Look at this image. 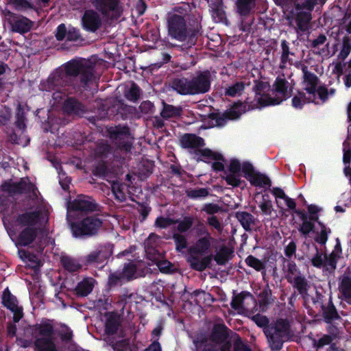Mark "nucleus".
I'll return each mask as SVG.
<instances>
[{"label": "nucleus", "mask_w": 351, "mask_h": 351, "mask_svg": "<svg viewBox=\"0 0 351 351\" xmlns=\"http://www.w3.org/2000/svg\"><path fill=\"white\" fill-rule=\"evenodd\" d=\"M201 29L202 25L197 19L190 21L189 27L184 16L181 15L173 14L167 19L168 35L180 42L188 40L195 44Z\"/></svg>", "instance_id": "nucleus-1"}, {"label": "nucleus", "mask_w": 351, "mask_h": 351, "mask_svg": "<svg viewBox=\"0 0 351 351\" xmlns=\"http://www.w3.org/2000/svg\"><path fill=\"white\" fill-rule=\"evenodd\" d=\"M210 77L209 71H198L191 80L184 77L173 78L171 87L181 95L204 94L210 89Z\"/></svg>", "instance_id": "nucleus-2"}, {"label": "nucleus", "mask_w": 351, "mask_h": 351, "mask_svg": "<svg viewBox=\"0 0 351 351\" xmlns=\"http://www.w3.org/2000/svg\"><path fill=\"white\" fill-rule=\"evenodd\" d=\"M95 68L83 63L81 60H71L64 65V72L62 71L66 84L73 78L79 80L77 86L86 89L95 80Z\"/></svg>", "instance_id": "nucleus-3"}, {"label": "nucleus", "mask_w": 351, "mask_h": 351, "mask_svg": "<svg viewBox=\"0 0 351 351\" xmlns=\"http://www.w3.org/2000/svg\"><path fill=\"white\" fill-rule=\"evenodd\" d=\"M212 237H199L195 245L189 250L191 254L187 258V263L191 269L203 271L207 268H210L213 260L212 255L200 257L208 252L210 247Z\"/></svg>", "instance_id": "nucleus-4"}, {"label": "nucleus", "mask_w": 351, "mask_h": 351, "mask_svg": "<svg viewBox=\"0 0 351 351\" xmlns=\"http://www.w3.org/2000/svg\"><path fill=\"white\" fill-rule=\"evenodd\" d=\"M269 347L272 351L280 350L290 338V324L287 319L278 318L263 329Z\"/></svg>", "instance_id": "nucleus-5"}, {"label": "nucleus", "mask_w": 351, "mask_h": 351, "mask_svg": "<svg viewBox=\"0 0 351 351\" xmlns=\"http://www.w3.org/2000/svg\"><path fill=\"white\" fill-rule=\"evenodd\" d=\"M32 336L34 346L38 351H58L56 343L54 326L49 320L36 324Z\"/></svg>", "instance_id": "nucleus-6"}, {"label": "nucleus", "mask_w": 351, "mask_h": 351, "mask_svg": "<svg viewBox=\"0 0 351 351\" xmlns=\"http://www.w3.org/2000/svg\"><path fill=\"white\" fill-rule=\"evenodd\" d=\"M269 87L267 82L261 80L255 81L253 87V91L255 93L254 98L247 97L245 99V102L248 105V110L261 109L269 106L279 105L282 103L281 99L273 98L269 93H265L266 89Z\"/></svg>", "instance_id": "nucleus-7"}, {"label": "nucleus", "mask_w": 351, "mask_h": 351, "mask_svg": "<svg viewBox=\"0 0 351 351\" xmlns=\"http://www.w3.org/2000/svg\"><path fill=\"white\" fill-rule=\"evenodd\" d=\"M102 223L99 218L90 216L73 222L71 224V230L73 237L76 238L90 237L97 234Z\"/></svg>", "instance_id": "nucleus-8"}, {"label": "nucleus", "mask_w": 351, "mask_h": 351, "mask_svg": "<svg viewBox=\"0 0 351 351\" xmlns=\"http://www.w3.org/2000/svg\"><path fill=\"white\" fill-rule=\"evenodd\" d=\"M95 10L111 21H118L123 14L121 0H92Z\"/></svg>", "instance_id": "nucleus-9"}, {"label": "nucleus", "mask_w": 351, "mask_h": 351, "mask_svg": "<svg viewBox=\"0 0 351 351\" xmlns=\"http://www.w3.org/2000/svg\"><path fill=\"white\" fill-rule=\"evenodd\" d=\"M110 138L114 145L121 151L130 152L133 144V138L131 136L128 126H119L108 130Z\"/></svg>", "instance_id": "nucleus-10"}, {"label": "nucleus", "mask_w": 351, "mask_h": 351, "mask_svg": "<svg viewBox=\"0 0 351 351\" xmlns=\"http://www.w3.org/2000/svg\"><path fill=\"white\" fill-rule=\"evenodd\" d=\"M1 190L12 196L19 194H31L36 197V186L29 181L21 178L19 182H12L11 180L4 182L0 186Z\"/></svg>", "instance_id": "nucleus-11"}, {"label": "nucleus", "mask_w": 351, "mask_h": 351, "mask_svg": "<svg viewBox=\"0 0 351 351\" xmlns=\"http://www.w3.org/2000/svg\"><path fill=\"white\" fill-rule=\"evenodd\" d=\"M66 84L62 71H58L51 73L45 81L40 83V89L47 92L55 91L53 93V99H57L58 97L62 99V96L59 95L62 94L63 88Z\"/></svg>", "instance_id": "nucleus-12"}, {"label": "nucleus", "mask_w": 351, "mask_h": 351, "mask_svg": "<svg viewBox=\"0 0 351 351\" xmlns=\"http://www.w3.org/2000/svg\"><path fill=\"white\" fill-rule=\"evenodd\" d=\"M242 172L244 173V177L252 186L270 187L271 185L270 179L267 176L256 171L252 164L248 161L243 162Z\"/></svg>", "instance_id": "nucleus-13"}, {"label": "nucleus", "mask_w": 351, "mask_h": 351, "mask_svg": "<svg viewBox=\"0 0 351 351\" xmlns=\"http://www.w3.org/2000/svg\"><path fill=\"white\" fill-rule=\"evenodd\" d=\"M112 249L107 245H99L95 250L90 252L84 257L85 264L86 265H99L112 256Z\"/></svg>", "instance_id": "nucleus-14"}, {"label": "nucleus", "mask_w": 351, "mask_h": 351, "mask_svg": "<svg viewBox=\"0 0 351 351\" xmlns=\"http://www.w3.org/2000/svg\"><path fill=\"white\" fill-rule=\"evenodd\" d=\"M71 209L81 212L100 211V206L90 196L79 195L71 203Z\"/></svg>", "instance_id": "nucleus-15"}, {"label": "nucleus", "mask_w": 351, "mask_h": 351, "mask_svg": "<svg viewBox=\"0 0 351 351\" xmlns=\"http://www.w3.org/2000/svg\"><path fill=\"white\" fill-rule=\"evenodd\" d=\"M82 25L84 30L95 33L101 27L102 20L97 10L89 9L84 12Z\"/></svg>", "instance_id": "nucleus-16"}, {"label": "nucleus", "mask_w": 351, "mask_h": 351, "mask_svg": "<svg viewBox=\"0 0 351 351\" xmlns=\"http://www.w3.org/2000/svg\"><path fill=\"white\" fill-rule=\"evenodd\" d=\"M193 351H219L217 345L210 341L205 333H196L193 337Z\"/></svg>", "instance_id": "nucleus-17"}, {"label": "nucleus", "mask_w": 351, "mask_h": 351, "mask_svg": "<svg viewBox=\"0 0 351 351\" xmlns=\"http://www.w3.org/2000/svg\"><path fill=\"white\" fill-rule=\"evenodd\" d=\"M288 282L292 284L293 287L297 290L303 299H306L308 296V291L310 288L309 282L306 277L302 275L300 272L299 274L294 278L291 276H286Z\"/></svg>", "instance_id": "nucleus-18"}, {"label": "nucleus", "mask_w": 351, "mask_h": 351, "mask_svg": "<svg viewBox=\"0 0 351 351\" xmlns=\"http://www.w3.org/2000/svg\"><path fill=\"white\" fill-rule=\"evenodd\" d=\"M208 3L209 12L215 22L227 21L226 6L223 0H206Z\"/></svg>", "instance_id": "nucleus-19"}, {"label": "nucleus", "mask_w": 351, "mask_h": 351, "mask_svg": "<svg viewBox=\"0 0 351 351\" xmlns=\"http://www.w3.org/2000/svg\"><path fill=\"white\" fill-rule=\"evenodd\" d=\"M229 332L230 329L224 324H216L213 327L209 341L215 345L224 343L229 337Z\"/></svg>", "instance_id": "nucleus-20"}, {"label": "nucleus", "mask_w": 351, "mask_h": 351, "mask_svg": "<svg viewBox=\"0 0 351 351\" xmlns=\"http://www.w3.org/2000/svg\"><path fill=\"white\" fill-rule=\"evenodd\" d=\"M339 298L351 305V276L343 274L339 281Z\"/></svg>", "instance_id": "nucleus-21"}, {"label": "nucleus", "mask_w": 351, "mask_h": 351, "mask_svg": "<svg viewBox=\"0 0 351 351\" xmlns=\"http://www.w3.org/2000/svg\"><path fill=\"white\" fill-rule=\"evenodd\" d=\"M180 146L184 149H197L205 145L203 138L195 134L186 133L180 139Z\"/></svg>", "instance_id": "nucleus-22"}, {"label": "nucleus", "mask_w": 351, "mask_h": 351, "mask_svg": "<svg viewBox=\"0 0 351 351\" xmlns=\"http://www.w3.org/2000/svg\"><path fill=\"white\" fill-rule=\"evenodd\" d=\"M121 326V320L119 316L114 312L108 313L104 326V337H112L116 335Z\"/></svg>", "instance_id": "nucleus-23"}, {"label": "nucleus", "mask_w": 351, "mask_h": 351, "mask_svg": "<svg viewBox=\"0 0 351 351\" xmlns=\"http://www.w3.org/2000/svg\"><path fill=\"white\" fill-rule=\"evenodd\" d=\"M10 25L13 32L23 34L31 30L33 22L27 17L21 16L12 19L10 21Z\"/></svg>", "instance_id": "nucleus-24"}, {"label": "nucleus", "mask_w": 351, "mask_h": 351, "mask_svg": "<svg viewBox=\"0 0 351 351\" xmlns=\"http://www.w3.org/2000/svg\"><path fill=\"white\" fill-rule=\"evenodd\" d=\"M40 210L25 212L18 215L16 221L23 226L34 227L40 220Z\"/></svg>", "instance_id": "nucleus-25"}, {"label": "nucleus", "mask_w": 351, "mask_h": 351, "mask_svg": "<svg viewBox=\"0 0 351 351\" xmlns=\"http://www.w3.org/2000/svg\"><path fill=\"white\" fill-rule=\"evenodd\" d=\"M63 108L69 114L83 115L86 112V106L75 97L67 98L64 102Z\"/></svg>", "instance_id": "nucleus-26"}, {"label": "nucleus", "mask_w": 351, "mask_h": 351, "mask_svg": "<svg viewBox=\"0 0 351 351\" xmlns=\"http://www.w3.org/2000/svg\"><path fill=\"white\" fill-rule=\"evenodd\" d=\"M38 234V229L35 227H25L23 229L17 237V244L20 246H28L36 239Z\"/></svg>", "instance_id": "nucleus-27"}, {"label": "nucleus", "mask_w": 351, "mask_h": 351, "mask_svg": "<svg viewBox=\"0 0 351 351\" xmlns=\"http://www.w3.org/2000/svg\"><path fill=\"white\" fill-rule=\"evenodd\" d=\"M321 310L322 317L328 324H331L333 322L341 319V317L333 303L332 297L330 296V300H328L325 306L321 308Z\"/></svg>", "instance_id": "nucleus-28"}, {"label": "nucleus", "mask_w": 351, "mask_h": 351, "mask_svg": "<svg viewBox=\"0 0 351 351\" xmlns=\"http://www.w3.org/2000/svg\"><path fill=\"white\" fill-rule=\"evenodd\" d=\"M138 295L135 293L130 292L128 289H125L123 293L117 298V304L123 311H130L134 303H137Z\"/></svg>", "instance_id": "nucleus-29"}, {"label": "nucleus", "mask_w": 351, "mask_h": 351, "mask_svg": "<svg viewBox=\"0 0 351 351\" xmlns=\"http://www.w3.org/2000/svg\"><path fill=\"white\" fill-rule=\"evenodd\" d=\"M196 155H199L196 159L197 162L202 161L208 163L210 160L225 161L224 156L219 152H213L209 148L197 149L195 150Z\"/></svg>", "instance_id": "nucleus-30"}, {"label": "nucleus", "mask_w": 351, "mask_h": 351, "mask_svg": "<svg viewBox=\"0 0 351 351\" xmlns=\"http://www.w3.org/2000/svg\"><path fill=\"white\" fill-rule=\"evenodd\" d=\"M247 108L248 105L245 101L243 103L241 101L234 102L230 109L224 112L227 120L238 119L243 113L250 110Z\"/></svg>", "instance_id": "nucleus-31"}, {"label": "nucleus", "mask_w": 351, "mask_h": 351, "mask_svg": "<svg viewBox=\"0 0 351 351\" xmlns=\"http://www.w3.org/2000/svg\"><path fill=\"white\" fill-rule=\"evenodd\" d=\"M330 296L332 297L330 291H327L322 287L317 288L315 290V295L311 298L313 304L315 308L319 307L321 308L327 304V302L330 300Z\"/></svg>", "instance_id": "nucleus-32"}, {"label": "nucleus", "mask_w": 351, "mask_h": 351, "mask_svg": "<svg viewBox=\"0 0 351 351\" xmlns=\"http://www.w3.org/2000/svg\"><path fill=\"white\" fill-rule=\"evenodd\" d=\"M311 19L312 14H310L309 12L296 10L295 20L297 27L300 32H304L308 29Z\"/></svg>", "instance_id": "nucleus-33"}, {"label": "nucleus", "mask_w": 351, "mask_h": 351, "mask_svg": "<svg viewBox=\"0 0 351 351\" xmlns=\"http://www.w3.org/2000/svg\"><path fill=\"white\" fill-rule=\"evenodd\" d=\"M320 230L315 228L313 233L315 234L314 241L315 243L325 245L328 240V237L332 231L329 227H327L323 222H319Z\"/></svg>", "instance_id": "nucleus-34"}, {"label": "nucleus", "mask_w": 351, "mask_h": 351, "mask_svg": "<svg viewBox=\"0 0 351 351\" xmlns=\"http://www.w3.org/2000/svg\"><path fill=\"white\" fill-rule=\"evenodd\" d=\"M288 84L285 78L278 76L276 78L273 84L274 90L280 95V97H276L275 98L281 99L282 102L289 97L287 92Z\"/></svg>", "instance_id": "nucleus-35"}, {"label": "nucleus", "mask_w": 351, "mask_h": 351, "mask_svg": "<svg viewBox=\"0 0 351 351\" xmlns=\"http://www.w3.org/2000/svg\"><path fill=\"white\" fill-rule=\"evenodd\" d=\"M93 278H84L81 282H78L75 291L77 296L86 297L90 293L93 289Z\"/></svg>", "instance_id": "nucleus-36"}, {"label": "nucleus", "mask_w": 351, "mask_h": 351, "mask_svg": "<svg viewBox=\"0 0 351 351\" xmlns=\"http://www.w3.org/2000/svg\"><path fill=\"white\" fill-rule=\"evenodd\" d=\"M272 291L269 285H267L258 295V304L261 311H266L269 305L273 302L271 298Z\"/></svg>", "instance_id": "nucleus-37"}, {"label": "nucleus", "mask_w": 351, "mask_h": 351, "mask_svg": "<svg viewBox=\"0 0 351 351\" xmlns=\"http://www.w3.org/2000/svg\"><path fill=\"white\" fill-rule=\"evenodd\" d=\"M162 110L160 112V116L165 119L178 117L182 115V108L181 106H174L162 101Z\"/></svg>", "instance_id": "nucleus-38"}, {"label": "nucleus", "mask_w": 351, "mask_h": 351, "mask_svg": "<svg viewBox=\"0 0 351 351\" xmlns=\"http://www.w3.org/2000/svg\"><path fill=\"white\" fill-rule=\"evenodd\" d=\"M234 251L232 249L223 245L220 247L219 250L217 252L213 258L216 261L219 265H225L226 263L231 258Z\"/></svg>", "instance_id": "nucleus-39"}, {"label": "nucleus", "mask_w": 351, "mask_h": 351, "mask_svg": "<svg viewBox=\"0 0 351 351\" xmlns=\"http://www.w3.org/2000/svg\"><path fill=\"white\" fill-rule=\"evenodd\" d=\"M236 218L245 231H251V226L254 223V217L246 211H239L236 213Z\"/></svg>", "instance_id": "nucleus-40"}, {"label": "nucleus", "mask_w": 351, "mask_h": 351, "mask_svg": "<svg viewBox=\"0 0 351 351\" xmlns=\"http://www.w3.org/2000/svg\"><path fill=\"white\" fill-rule=\"evenodd\" d=\"M235 6L237 12L241 18L249 16L256 7L249 0H237Z\"/></svg>", "instance_id": "nucleus-41"}, {"label": "nucleus", "mask_w": 351, "mask_h": 351, "mask_svg": "<svg viewBox=\"0 0 351 351\" xmlns=\"http://www.w3.org/2000/svg\"><path fill=\"white\" fill-rule=\"evenodd\" d=\"M326 0H304L303 1L295 3V10H302L309 12L310 14L313 11L315 5H320L323 6L326 3Z\"/></svg>", "instance_id": "nucleus-42"}, {"label": "nucleus", "mask_w": 351, "mask_h": 351, "mask_svg": "<svg viewBox=\"0 0 351 351\" xmlns=\"http://www.w3.org/2000/svg\"><path fill=\"white\" fill-rule=\"evenodd\" d=\"M112 191L114 195L115 199L119 202H124L126 200L125 191L127 190L128 186L119 181H114L112 183Z\"/></svg>", "instance_id": "nucleus-43"}, {"label": "nucleus", "mask_w": 351, "mask_h": 351, "mask_svg": "<svg viewBox=\"0 0 351 351\" xmlns=\"http://www.w3.org/2000/svg\"><path fill=\"white\" fill-rule=\"evenodd\" d=\"M60 263L62 267L70 273L78 271L82 267L75 259L68 256H62L60 258Z\"/></svg>", "instance_id": "nucleus-44"}, {"label": "nucleus", "mask_w": 351, "mask_h": 351, "mask_svg": "<svg viewBox=\"0 0 351 351\" xmlns=\"http://www.w3.org/2000/svg\"><path fill=\"white\" fill-rule=\"evenodd\" d=\"M19 254L23 261H28L31 263V267L32 268L36 269L40 267V261L34 253L25 250H19Z\"/></svg>", "instance_id": "nucleus-45"}, {"label": "nucleus", "mask_w": 351, "mask_h": 351, "mask_svg": "<svg viewBox=\"0 0 351 351\" xmlns=\"http://www.w3.org/2000/svg\"><path fill=\"white\" fill-rule=\"evenodd\" d=\"M104 339L114 351H127L128 349L129 343L126 339L114 341L113 337H105Z\"/></svg>", "instance_id": "nucleus-46"}, {"label": "nucleus", "mask_w": 351, "mask_h": 351, "mask_svg": "<svg viewBox=\"0 0 351 351\" xmlns=\"http://www.w3.org/2000/svg\"><path fill=\"white\" fill-rule=\"evenodd\" d=\"M2 304L10 311H13L18 306L16 298L10 292L8 289H6L3 293Z\"/></svg>", "instance_id": "nucleus-47"}, {"label": "nucleus", "mask_w": 351, "mask_h": 351, "mask_svg": "<svg viewBox=\"0 0 351 351\" xmlns=\"http://www.w3.org/2000/svg\"><path fill=\"white\" fill-rule=\"evenodd\" d=\"M247 297L252 298V295L248 291H241L240 293L234 294L230 302L231 307L234 310H240L243 308L244 300Z\"/></svg>", "instance_id": "nucleus-48"}, {"label": "nucleus", "mask_w": 351, "mask_h": 351, "mask_svg": "<svg viewBox=\"0 0 351 351\" xmlns=\"http://www.w3.org/2000/svg\"><path fill=\"white\" fill-rule=\"evenodd\" d=\"M208 188L189 189L186 190V197L191 199H204L209 195Z\"/></svg>", "instance_id": "nucleus-49"}, {"label": "nucleus", "mask_w": 351, "mask_h": 351, "mask_svg": "<svg viewBox=\"0 0 351 351\" xmlns=\"http://www.w3.org/2000/svg\"><path fill=\"white\" fill-rule=\"evenodd\" d=\"M178 223L177 230L180 233H184L189 231L194 223V217L191 215L184 216L182 220H175Z\"/></svg>", "instance_id": "nucleus-50"}, {"label": "nucleus", "mask_w": 351, "mask_h": 351, "mask_svg": "<svg viewBox=\"0 0 351 351\" xmlns=\"http://www.w3.org/2000/svg\"><path fill=\"white\" fill-rule=\"evenodd\" d=\"M245 87V84L242 82H237L226 88L225 95L230 97H237L242 94Z\"/></svg>", "instance_id": "nucleus-51"}, {"label": "nucleus", "mask_w": 351, "mask_h": 351, "mask_svg": "<svg viewBox=\"0 0 351 351\" xmlns=\"http://www.w3.org/2000/svg\"><path fill=\"white\" fill-rule=\"evenodd\" d=\"M141 90L140 87L134 82H132L130 88L124 92L125 97L130 101H137L141 96Z\"/></svg>", "instance_id": "nucleus-52"}, {"label": "nucleus", "mask_w": 351, "mask_h": 351, "mask_svg": "<svg viewBox=\"0 0 351 351\" xmlns=\"http://www.w3.org/2000/svg\"><path fill=\"white\" fill-rule=\"evenodd\" d=\"M301 70L303 73L304 83L306 85H317L319 82L318 77L313 73L308 71L306 65H302Z\"/></svg>", "instance_id": "nucleus-53"}, {"label": "nucleus", "mask_w": 351, "mask_h": 351, "mask_svg": "<svg viewBox=\"0 0 351 351\" xmlns=\"http://www.w3.org/2000/svg\"><path fill=\"white\" fill-rule=\"evenodd\" d=\"M280 259L282 263V269L287 273V276L292 277L298 271L296 263L283 256H280Z\"/></svg>", "instance_id": "nucleus-54"}, {"label": "nucleus", "mask_w": 351, "mask_h": 351, "mask_svg": "<svg viewBox=\"0 0 351 351\" xmlns=\"http://www.w3.org/2000/svg\"><path fill=\"white\" fill-rule=\"evenodd\" d=\"M204 117L215 121V123L214 125L217 127L224 126L228 121L224 112L221 113L219 112H213L204 115Z\"/></svg>", "instance_id": "nucleus-55"}, {"label": "nucleus", "mask_w": 351, "mask_h": 351, "mask_svg": "<svg viewBox=\"0 0 351 351\" xmlns=\"http://www.w3.org/2000/svg\"><path fill=\"white\" fill-rule=\"evenodd\" d=\"M324 267H326V270L330 272L334 271L337 268V261L340 257L335 255L334 252L329 254H324Z\"/></svg>", "instance_id": "nucleus-56"}, {"label": "nucleus", "mask_w": 351, "mask_h": 351, "mask_svg": "<svg viewBox=\"0 0 351 351\" xmlns=\"http://www.w3.org/2000/svg\"><path fill=\"white\" fill-rule=\"evenodd\" d=\"M126 280L120 271H116L110 273L108 278V285L110 288H112L119 285H121Z\"/></svg>", "instance_id": "nucleus-57"}, {"label": "nucleus", "mask_w": 351, "mask_h": 351, "mask_svg": "<svg viewBox=\"0 0 351 351\" xmlns=\"http://www.w3.org/2000/svg\"><path fill=\"white\" fill-rule=\"evenodd\" d=\"M245 262L247 266L254 269L257 271L265 269V263L253 255L247 256Z\"/></svg>", "instance_id": "nucleus-58"}, {"label": "nucleus", "mask_w": 351, "mask_h": 351, "mask_svg": "<svg viewBox=\"0 0 351 351\" xmlns=\"http://www.w3.org/2000/svg\"><path fill=\"white\" fill-rule=\"evenodd\" d=\"M334 339V335H324L319 339H313L312 341L313 347L318 350L330 345Z\"/></svg>", "instance_id": "nucleus-59"}, {"label": "nucleus", "mask_w": 351, "mask_h": 351, "mask_svg": "<svg viewBox=\"0 0 351 351\" xmlns=\"http://www.w3.org/2000/svg\"><path fill=\"white\" fill-rule=\"evenodd\" d=\"M350 51L351 38L348 36H344L342 39V46L339 57L343 60L349 56Z\"/></svg>", "instance_id": "nucleus-60"}, {"label": "nucleus", "mask_w": 351, "mask_h": 351, "mask_svg": "<svg viewBox=\"0 0 351 351\" xmlns=\"http://www.w3.org/2000/svg\"><path fill=\"white\" fill-rule=\"evenodd\" d=\"M136 265L133 263H128L124 265V267L121 271L126 281H130L134 278L136 273Z\"/></svg>", "instance_id": "nucleus-61"}, {"label": "nucleus", "mask_w": 351, "mask_h": 351, "mask_svg": "<svg viewBox=\"0 0 351 351\" xmlns=\"http://www.w3.org/2000/svg\"><path fill=\"white\" fill-rule=\"evenodd\" d=\"M289 43L286 40H281L282 53L280 56V62L283 64L290 61L289 56H295V53L290 51Z\"/></svg>", "instance_id": "nucleus-62"}, {"label": "nucleus", "mask_w": 351, "mask_h": 351, "mask_svg": "<svg viewBox=\"0 0 351 351\" xmlns=\"http://www.w3.org/2000/svg\"><path fill=\"white\" fill-rule=\"evenodd\" d=\"M25 115L23 108L19 105L16 112V121L15 125L21 130H24L26 128L25 125Z\"/></svg>", "instance_id": "nucleus-63"}, {"label": "nucleus", "mask_w": 351, "mask_h": 351, "mask_svg": "<svg viewBox=\"0 0 351 351\" xmlns=\"http://www.w3.org/2000/svg\"><path fill=\"white\" fill-rule=\"evenodd\" d=\"M173 239L176 245V250L178 252H182L183 250L187 247V240L183 234L176 233L173 235Z\"/></svg>", "instance_id": "nucleus-64"}]
</instances>
